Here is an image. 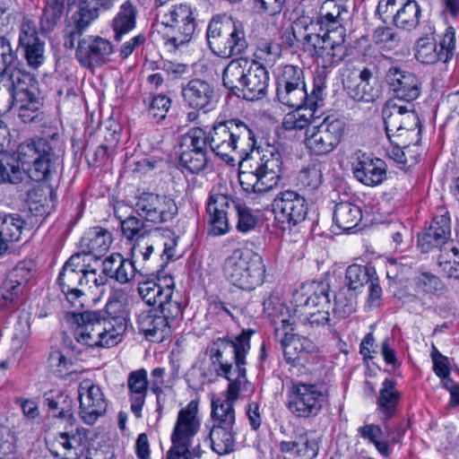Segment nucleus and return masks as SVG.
<instances>
[{
	"label": "nucleus",
	"mask_w": 459,
	"mask_h": 459,
	"mask_svg": "<svg viewBox=\"0 0 459 459\" xmlns=\"http://www.w3.org/2000/svg\"><path fill=\"white\" fill-rule=\"evenodd\" d=\"M385 82L394 99L413 102L421 93V82L412 72L398 65H391L385 72Z\"/></svg>",
	"instance_id": "4be33fe9"
},
{
	"label": "nucleus",
	"mask_w": 459,
	"mask_h": 459,
	"mask_svg": "<svg viewBox=\"0 0 459 459\" xmlns=\"http://www.w3.org/2000/svg\"><path fill=\"white\" fill-rule=\"evenodd\" d=\"M362 219L360 208L350 202L337 204L333 211V221L343 231L355 228Z\"/></svg>",
	"instance_id": "ea45409f"
},
{
	"label": "nucleus",
	"mask_w": 459,
	"mask_h": 459,
	"mask_svg": "<svg viewBox=\"0 0 459 459\" xmlns=\"http://www.w3.org/2000/svg\"><path fill=\"white\" fill-rule=\"evenodd\" d=\"M281 346L286 362L291 366H297L306 359L307 355L316 353L319 350L312 340L299 334H286L281 340Z\"/></svg>",
	"instance_id": "473e14b6"
},
{
	"label": "nucleus",
	"mask_w": 459,
	"mask_h": 459,
	"mask_svg": "<svg viewBox=\"0 0 459 459\" xmlns=\"http://www.w3.org/2000/svg\"><path fill=\"white\" fill-rule=\"evenodd\" d=\"M439 238L440 235L434 234L426 228L418 235V246L423 253L441 248V254L437 260L438 267L447 277L459 279V245L447 248V243Z\"/></svg>",
	"instance_id": "aec40b11"
},
{
	"label": "nucleus",
	"mask_w": 459,
	"mask_h": 459,
	"mask_svg": "<svg viewBox=\"0 0 459 459\" xmlns=\"http://www.w3.org/2000/svg\"><path fill=\"white\" fill-rule=\"evenodd\" d=\"M352 173L365 186H378L386 178V164L379 158L359 152L356 161L352 163Z\"/></svg>",
	"instance_id": "bb28decb"
},
{
	"label": "nucleus",
	"mask_w": 459,
	"mask_h": 459,
	"mask_svg": "<svg viewBox=\"0 0 459 459\" xmlns=\"http://www.w3.org/2000/svg\"><path fill=\"white\" fill-rule=\"evenodd\" d=\"M323 182V173L318 164H313L299 171L297 186L305 194H313Z\"/></svg>",
	"instance_id": "49530a36"
},
{
	"label": "nucleus",
	"mask_w": 459,
	"mask_h": 459,
	"mask_svg": "<svg viewBox=\"0 0 459 459\" xmlns=\"http://www.w3.org/2000/svg\"><path fill=\"white\" fill-rule=\"evenodd\" d=\"M56 195L50 186L43 185L30 192V224L40 225L51 212Z\"/></svg>",
	"instance_id": "f704fd0d"
},
{
	"label": "nucleus",
	"mask_w": 459,
	"mask_h": 459,
	"mask_svg": "<svg viewBox=\"0 0 459 459\" xmlns=\"http://www.w3.org/2000/svg\"><path fill=\"white\" fill-rule=\"evenodd\" d=\"M254 130L239 119L215 123L210 130V147L228 164L234 165L236 157L248 158L255 148Z\"/></svg>",
	"instance_id": "423d86ee"
},
{
	"label": "nucleus",
	"mask_w": 459,
	"mask_h": 459,
	"mask_svg": "<svg viewBox=\"0 0 459 459\" xmlns=\"http://www.w3.org/2000/svg\"><path fill=\"white\" fill-rule=\"evenodd\" d=\"M112 243L111 234L102 228H91L88 230L80 240L81 253L83 259L88 255L100 258L106 253Z\"/></svg>",
	"instance_id": "c9c22d12"
},
{
	"label": "nucleus",
	"mask_w": 459,
	"mask_h": 459,
	"mask_svg": "<svg viewBox=\"0 0 459 459\" xmlns=\"http://www.w3.org/2000/svg\"><path fill=\"white\" fill-rule=\"evenodd\" d=\"M178 245V237L169 231L160 239L152 240L144 238L134 242L131 247L132 261L141 265V270L150 272L153 270V262L155 257L152 255L155 249L162 247L161 258L166 262L172 260L176 256V247Z\"/></svg>",
	"instance_id": "f3484780"
},
{
	"label": "nucleus",
	"mask_w": 459,
	"mask_h": 459,
	"mask_svg": "<svg viewBox=\"0 0 459 459\" xmlns=\"http://www.w3.org/2000/svg\"><path fill=\"white\" fill-rule=\"evenodd\" d=\"M206 38L216 56L230 58L244 54L248 48L246 25L227 14H217L208 23Z\"/></svg>",
	"instance_id": "6e6552de"
},
{
	"label": "nucleus",
	"mask_w": 459,
	"mask_h": 459,
	"mask_svg": "<svg viewBox=\"0 0 459 459\" xmlns=\"http://www.w3.org/2000/svg\"><path fill=\"white\" fill-rule=\"evenodd\" d=\"M373 274H376L374 268L361 264H351L348 266L345 273V281L350 291L356 290L368 282Z\"/></svg>",
	"instance_id": "6e6d98bb"
},
{
	"label": "nucleus",
	"mask_w": 459,
	"mask_h": 459,
	"mask_svg": "<svg viewBox=\"0 0 459 459\" xmlns=\"http://www.w3.org/2000/svg\"><path fill=\"white\" fill-rule=\"evenodd\" d=\"M175 282L171 276L165 275L158 278V281H148L139 283L137 288L139 296L148 305H158L172 303V301H182L179 292L174 290Z\"/></svg>",
	"instance_id": "a878e982"
},
{
	"label": "nucleus",
	"mask_w": 459,
	"mask_h": 459,
	"mask_svg": "<svg viewBox=\"0 0 459 459\" xmlns=\"http://www.w3.org/2000/svg\"><path fill=\"white\" fill-rule=\"evenodd\" d=\"M249 162L247 170H240L238 180L247 193H265L279 184L283 169L281 152L275 147L268 145L262 150H253L245 158Z\"/></svg>",
	"instance_id": "0eeeda50"
},
{
	"label": "nucleus",
	"mask_w": 459,
	"mask_h": 459,
	"mask_svg": "<svg viewBox=\"0 0 459 459\" xmlns=\"http://www.w3.org/2000/svg\"><path fill=\"white\" fill-rule=\"evenodd\" d=\"M389 141L392 143V147L389 149L388 153L396 162L404 165L417 162V160H409L405 152L411 143L416 144L415 141H411V138L405 136H392V139H389Z\"/></svg>",
	"instance_id": "e2e57ef3"
},
{
	"label": "nucleus",
	"mask_w": 459,
	"mask_h": 459,
	"mask_svg": "<svg viewBox=\"0 0 459 459\" xmlns=\"http://www.w3.org/2000/svg\"><path fill=\"white\" fill-rule=\"evenodd\" d=\"M414 50L416 59L422 64L432 65L438 61L443 62V56L439 51L437 43L432 39H419Z\"/></svg>",
	"instance_id": "603ef678"
},
{
	"label": "nucleus",
	"mask_w": 459,
	"mask_h": 459,
	"mask_svg": "<svg viewBox=\"0 0 459 459\" xmlns=\"http://www.w3.org/2000/svg\"><path fill=\"white\" fill-rule=\"evenodd\" d=\"M157 19L166 30L163 39L170 50H178L192 40L196 29V18L195 10L191 4L180 3L158 9Z\"/></svg>",
	"instance_id": "9b49d317"
},
{
	"label": "nucleus",
	"mask_w": 459,
	"mask_h": 459,
	"mask_svg": "<svg viewBox=\"0 0 459 459\" xmlns=\"http://www.w3.org/2000/svg\"><path fill=\"white\" fill-rule=\"evenodd\" d=\"M345 123L333 117H326L317 126L306 130L304 144L315 156H325L333 152L344 134Z\"/></svg>",
	"instance_id": "2eb2a0df"
},
{
	"label": "nucleus",
	"mask_w": 459,
	"mask_h": 459,
	"mask_svg": "<svg viewBox=\"0 0 459 459\" xmlns=\"http://www.w3.org/2000/svg\"><path fill=\"white\" fill-rule=\"evenodd\" d=\"M128 399L131 411L136 418L142 417V411L148 394L149 382L144 368L131 371L127 377Z\"/></svg>",
	"instance_id": "72a5a7b5"
},
{
	"label": "nucleus",
	"mask_w": 459,
	"mask_h": 459,
	"mask_svg": "<svg viewBox=\"0 0 459 459\" xmlns=\"http://www.w3.org/2000/svg\"><path fill=\"white\" fill-rule=\"evenodd\" d=\"M78 399L80 417L88 425L94 424L107 411L108 401L102 389L91 379L79 384Z\"/></svg>",
	"instance_id": "412c9836"
},
{
	"label": "nucleus",
	"mask_w": 459,
	"mask_h": 459,
	"mask_svg": "<svg viewBox=\"0 0 459 459\" xmlns=\"http://www.w3.org/2000/svg\"><path fill=\"white\" fill-rule=\"evenodd\" d=\"M281 55V45L269 39H260L254 52L255 58L260 64L273 66Z\"/></svg>",
	"instance_id": "5fc2aeb1"
},
{
	"label": "nucleus",
	"mask_w": 459,
	"mask_h": 459,
	"mask_svg": "<svg viewBox=\"0 0 459 459\" xmlns=\"http://www.w3.org/2000/svg\"><path fill=\"white\" fill-rule=\"evenodd\" d=\"M293 36L302 49L324 68L336 65L346 56L345 29L317 28V23L299 19L292 26Z\"/></svg>",
	"instance_id": "f03ea898"
},
{
	"label": "nucleus",
	"mask_w": 459,
	"mask_h": 459,
	"mask_svg": "<svg viewBox=\"0 0 459 459\" xmlns=\"http://www.w3.org/2000/svg\"><path fill=\"white\" fill-rule=\"evenodd\" d=\"M234 212L238 218L237 230L238 231L247 233L255 227L257 218L246 204L238 201L237 206H234Z\"/></svg>",
	"instance_id": "0e129e2a"
},
{
	"label": "nucleus",
	"mask_w": 459,
	"mask_h": 459,
	"mask_svg": "<svg viewBox=\"0 0 459 459\" xmlns=\"http://www.w3.org/2000/svg\"><path fill=\"white\" fill-rule=\"evenodd\" d=\"M136 8L129 1L125 2L112 21L115 39L120 41L122 37L129 33L136 23Z\"/></svg>",
	"instance_id": "79ce46f5"
},
{
	"label": "nucleus",
	"mask_w": 459,
	"mask_h": 459,
	"mask_svg": "<svg viewBox=\"0 0 459 459\" xmlns=\"http://www.w3.org/2000/svg\"><path fill=\"white\" fill-rule=\"evenodd\" d=\"M98 15L99 13L96 7L91 9L83 6L80 7L72 17L74 30L82 34Z\"/></svg>",
	"instance_id": "338daca9"
},
{
	"label": "nucleus",
	"mask_w": 459,
	"mask_h": 459,
	"mask_svg": "<svg viewBox=\"0 0 459 459\" xmlns=\"http://www.w3.org/2000/svg\"><path fill=\"white\" fill-rule=\"evenodd\" d=\"M328 397L324 385L305 382L292 383L288 389L287 408L297 418L317 416Z\"/></svg>",
	"instance_id": "4468645a"
},
{
	"label": "nucleus",
	"mask_w": 459,
	"mask_h": 459,
	"mask_svg": "<svg viewBox=\"0 0 459 459\" xmlns=\"http://www.w3.org/2000/svg\"><path fill=\"white\" fill-rule=\"evenodd\" d=\"M395 382L392 379H385L379 391L377 398L378 410L386 419L394 415L399 403L401 394L395 387Z\"/></svg>",
	"instance_id": "c03bdc74"
},
{
	"label": "nucleus",
	"mask_w": 459,
	"mask_h": 459,
	"mask_svg": "<svg viewBox=\"0 0 459 459\" xmlns=\"http://www.w3.org/2000/svg\"><path fill=\"white\" fill-rule=\"evenodd\" d=\"M75 341L88 347L110 348L122 342L129 321L128 313L108 315L86 310L74 314Z\"/></svg>",
	"instance_id": "20e7f679"
},
{
	"label": "nucleus",
	"mask_w": 459,
	"mask_h": 459,
	"mask_svg": "<svg viewBox=\"0 0 459 459\" xmlns=\"http://www.w3.org/2000/svg\"><path fill=\"white\" fill-rule=\"evenodd\" d=\"M415 290L418 293L429 296H439L445 290L442 281L429 272H421L413 278Z\"/></svg>",
	"instance_id": "8fccbe9b"
},
{
	"label": "nucleus",
	"mask_w": 459,
	"mask_h": 459,
	"mask_svg": "<svg viewBox=\"0 0 459 459\" xmlns=\"http://www.w3.org/2000/svg\"><path fill=\"white\" fill-rule=\"evenodd\" d=\"M372 40L379 48L393 50L399 46L401 37L392 28L379 27L375 30Z\"/></svg>",
	"instance_id": "680f3d73"
},
{
	"label": "nucleus",
	"mask_w": 459,
	"mask_h": 459,
	"mask_svg": "<svg viewBox=\"0 0 459 459\" xmlns=\"http://www.w3.org/2000/svg\"><path fill=\"white\" fill-rule=\"evenodd\" d=\"M237 431L234 428L211 427L208 438L210 447L218 455H227L235 451Z\"/></svg>",
	"instance_id": "4c0bfd02"
},
{
	"label": "nucleus",
	"mask_w": 459,
	"mask_h": 459,
	"mask_svg": "<svg viewBox=\"0 0 459 459\" xmlns=\"http://www.w3.org/2000/svg\"><path fill=\"white\" fill-rule=\"evenodd\" d=\"M276 98L285 106L304 104L307 92L300 67L286 65L280 70L276 77Z\"/></svg>",
	"instance_id": "dca6fc26"
},
{
	"label": "nucleus",
	"mask_w": 459,
	"mask_h": 459,
	"mask_svg": "<svg viewBox=\"0 0 459 459\" xmlns=\"http://www.w3.org/2000/svg\"><path fill=\"white\" fill-rule=\"evenodd\" d=\"M358 433L364 440L373 444L382 455H390L389 442L378 425L366 424L358 429Z\"/></svg>",
	"instance_id": "3c124183"
},
{
	"label": "nucleus",
	"mask_w": 459,
	"mask_h": 459,
	"mask_svg": "<svg viewBox=\"0 0 459 459\" xmlns=\"http://www.w3.org/2000/svg\"><path fill=\"white\" fill-rule=\"evenodd\" d=\"M75 341L88 347L110 348L122 342L129 321L128 313L108 315L86 310L74 314Z\"/></svg>",
	"instance_id": "7ed1b4c3"
},
{
	"label": "nucleus",
	"mask_w": 459,
	"mask_h": 459,
	"mask_svg": "<svg viewBox=\"0 0 459 459\" xmlns=\"http://www.w3.org/2000/svg\"><path fill=\"white\" fill-rule=\"evenodd\" d=\"M238 201H235L230 195L212 189L207 202L209 214L210 234L221 236L230 230L228 214L234 211Z\"/></svg>",
	"instance_id": "b1692460"
},
{
	"label": "nucleus",
	"mask_w": 459,
	"mask_h": 459,
	"mask_svg": "<svg viewBox=\"0 0 459 459\" xmlns=\"http://www.w3.org/2000/svg\"><path fill=\"white\" fill-rule=\"evenodd\" d=\"M198 405V401L192 400L178 411L170 438L193 442L201 429Z\"/></svg>",
	"instance_id": "c85d7f7f"
},
{
	"label": "nucleus",
	"mask_w": 459,
	"mask_h": 459,
	"mask_svg": "<svg viewBox=\"0 0 459 459\" xmlns=\"http://www.w3.org/2000/svg\"><path fill=\"white\" fill-rule=\"evenodd\" d=\"M83 437L76 430L58 432L53 438L45 437L49 452L61 459H76L81 450Z\"/></svg>",
	"instance_id": "7c9ffc66"
},
{
	"label": "nucleus",
	"mask_w": 459,
	"mask_h": 459,
	"mask_svg": "<svg viewBox=\"0 0 459 459\" xmlns=\"http://www.w3.org/2000/svg\"><path fill=\"white\" fill-rule=\"evenodd\" d=\"M276 217L290 226H295L306 219L307 204L304 196L292 190L279 193L273 202Z\"/></svg>",
	"instance_id": "393cba45"
},
{
	"label": "nucleus",
	"mask_w": 459,
	"mask_h": 459,
	"mask_svg": "<svg viewBox=\"0 0 459 459\" xmlns=\"http://www.w3.org/2000/svg\"><path fill=\"white\" fill-rule=\"evenodd\" d=\"M289 107L295 109L286 114L283 117L282 127L285 130H307L310 127V124H312L315 119V108L307 104Z\"/></svg>",
	"instance_id": "37998d69"
},
{
	"label": "nucleus",
	"mask_w": 459,
	"mask_h": 459,
	"mask_svg": "<svg viewBox=\"0 0 459 459\" xmlns=\"http://www.w3.org/2000/svg\"><path fill=\"white\" fill-rule=\"evenodd\" d=\"M456 37L455 30L448 26L444 32L440 42L437 44L439 51L443 56V63H447L455 55Z\"/></svg>",
	"instance_id": "69168bd1"
},
{
	"label": "nucleus",
	"mask_w": 459,
	"mask_h": 459,
	"mask_svg": "<svg viewBox=\"0 0 459 459\" xmlns=\"http://www.w3.org/2000/svg\"><path fill=\"white\" fill-rule=\"evenodd\" d=\"M114 46L100 36H87L78 41L75 56L85 68L93 69L111 60Z\"/></svg>",
	"instance_id": "5701e85b"
},
{
	"label": "nucleus",
	"mask_w": 459,
	"mask_h": 459,
	"mask_svg": "<svg viewBox=\"0 0 459 459\" xmlns=\"http://www.w3.org/2000/svg\"><path fill=\"white\" fill-rule=\"evenodd\" d=\"M347 14L348 10L342 4H339L335 0H325L322 4L316 22L314 23H317V28L344 29L342 22Z\"/></svg>",
	"instance_id": "e433bc0d"
},
{
	"label": "nucleus",
	"mask_w": 459,
	"mask_h": 459,
	"mask_svg": "<svg viewBox=\"0 0 459 459\" xmlns=\"http://www.w3.org/2000/svg\"><path fill=\"white\" fill-rule=\"evenodd\" d=\"M311 290L312 293L307 297L304 303L301 305L303 308L330 310L332 303L329 298V284L324 281L313 282Z\"/></svg>",
	"instance_id": "a18cd8bd"
},
{
	"label": "nucleus",
	"mask_w": 459,
	"mask_h": 459,
	"mask_svg": "<svg viewBox=\"0 0 459 459\" xmlns=\"http://www.w3.org/2000/svg\"><path fill=\"white\" fill-rule=\"evenodd\" d=\"M107 283V277L102 273H98L97 269L91 268L90 264H85L82 286V290H84L83 302L85 301V297L89 294H102L105 291Z\"/></svg>",
	"instance_id": "864d4df0"
},
{
	"label": "nucleus",
	"mask_w": 459,
	"mask_h": 459,
	"mask_svg": "<svg viewBox=\"0 0 459 459\" xmlns=\"http://www.w3.org/2000/svg\"><path fill=\"white\" fill-rule=\"evenodd\" d=\"M373 79L372 71L364 67L359 74V82L353 87H349L350 96L356 101L373 102L379 97V90L375 87L371 81Z\"/></svg>",
	"instance_id": "a19ab883"
},
{
	"label": "nucleus",
	"mask_w": 459,
	"mask_h": 459,
	"mask_svg": "<svg viewBox=\"0 0 459 459\" xmlns=\"http://www.w3.org/2000/svg\"><path fill=\"white\" fill-rule=\"evenodd\" d=\"M29 144L22 143L19 146L17 153H0V183H20L27 173L26 149Z\"/></svg>",
	"instance_id": "c756f323"
},
{
	"label": "nucleus",
	"mask_w": 459,
	"mask_h": 459,
	"mask_svg": "<svg viewBox=\"0 0 459 459\" xmlns=\"http://www.w3.org/2000/svg\"><path fill=\"white\" fill-rule=\"evenodd\" d=\"M179 164L191 173H199L207 164V152L181 150Z\"/></svg>",
	"instance_id": "052dcab7"
},
{
	"label": "nucleus",
	"mask_w": 459,
	"mask_h": 459,
	"mask_svg": "<svg viewBox=\"0 0 459 459\" xmlns=\"http://www.w3.org/2000/svg\"><path fill=\"white\" fill-rule=\"evenodd\" d=\"M405 103L401 105L394 100L385 103L382 109L385 133L388 139H392V136H405L417 143L421 132L420 122L413 102Z\"/></svg>",
	"instance_id": "ddd939ff"
},
{
	"label": "nucleus",
	"mask_w": 459,
	"mask_h": 459,
	"mask_svg": "<svg viewBox=\"0 0 459 459\" xmlns=\"http://www.w3.org/2000/svg\"><path fill=\"white\" fill-rule=\"evenodd\" d=\"M306 316L301 319L304 327L311 329L325 326L330 321V310L304 309Z\"/></svg>",
	"instance_id": "774afa93"
},
{
	"label": "nucleus",
	"mask_w": 459,
	"mask_h": 459,
	"mask_svg": "<svg viewBox=\"0 0 459 459\" xmlns=\"http://www.w3.org/2000/svg\"><path fill=\"white\" fill-rule=\"evenodd\" d=\"M85 259L80 253L72 255L64 264L57 281L67 301L74 307L83 306V291L82 290Z\"/></svg>",
	"instance_id": "a211bd4d"
},
{
	"label": "nucleus",
	"mask_w": 459,
	"mask_h": 459,
	"mask_svg": "<svg viewBox=\"0 0 459 459\" xmlns=\"http://www.w3.org/2000/svg\"><path fill=\"white\" fill-rule=\"evenodd\" d=\"M356 308V300L353 293L345 288H342L334 295L333 303L330 308L333 316L338 319L350 316Z\"/></svg>",
	"instance_id": "de8ad7c7"
},
{
	"label": "nucleus",
	"mask_w": 459,
	"mask_h": 459,
	"mask_svg": "<svg viewBox=\"0 0 459 459\" xmlns=\"http://www.w3.org/2000/svg\"><path fill=\"white\" fill-rule=\"evenodd\" d=\"M222 82L226 88L240 91L244 99L255 100L266 94L269 74L257 60L239 57L232 59L224 68Z\"/></svg>",
	"instance_id": "1a4fd4ad"
},
{
	"label": "nucleus",
	"mask_w": 459,
	"mask_h": 459,
	"mask_svg": "<svg viewBox=\"0 0 459 459\" xmlns=\"http://www.w3.org/2000/svg\"><path fill=\"white\" fill-rule=\"evenodd\" d=\"M21 56L26 61L25 65L15 64L12 48L8 39L0 37V75L7 70L10 71L13 99L12 108L18 116L25 120L29 117V74L25 65L29 64V32L26 25L22 24L19 45L16 50V57Z\"/></svg>",
	"instance_id": "39448f33"
},
{
	"label": "nucleus",
	"mask_w": 459,
	"mask_h": 459,
	"mask_svg": "<svg viewBox=\"0 0 459 459\" xmlns=\"http://www.w3.org/2000/svg\"><path fill=\"white\" fill-rule=\"evenodd\" d=\"M266 267L263 257L247 248H237L223 264L225 278L235 287L250 291L264 281Z\"/></svg>",
	"instance_id": "9d476101"
},
{
	"label": "nucleus",
	"mask_w": 459,
	"mask_h": 459,
	"mask_svg": "<svg viewBox=\"0 0 459 459\" xmlns=\"http://www.w3.org/2000/svg\"><path fill=\"white\" fill-rule=\"evenodd\" d=\"M31 144L36 157L30 166V179L38 182L48 180L55 169L56 157L52 147L42 138Z\"/></svg>",
	"instance_id": "2f4dec72"
},
{
	"label": "nucleus",
	"mask_w": 459,
	"mask_h": 459,
	"mask_svg": "<svg viewBox=\"0 0 459 459\" xmlns=\"http://www.w3.org/2000/svg\"><path fill=\"white\" fill-rule=\"evenodd\" d=\"M134 211L146 221L160 224L171 221L178 213V206L167 195L143 193L136 199Z\"/></svg>",
	"instance_id": "6ab92c4d"
},
{
	"label": "nucleus",
	"mask_w": 459,
	"mask_h": 459,
	"mask_svg": "<svg viewBox=\"0 0 459 459\" xmlns=\"http://www.w3.org/2000/svg\"><path fill=\"white\" fill-rule=\"evenodd\" d=\"M119 220L122 233L128 240L134 241V243L144 240L148 236V230L145 229L144 223L141 219L131 215L124 220L119 217Z\"/></svg>",
	"instance_id": "bf43d9fd"
},
{
	"label": "nucleus",
	"mask_w": 459,
	"mask_h": 459,
	"mask_svg": "<svg viewBox=\"0 0 459 459\" xmlns=\"http://www.w3.org/2000/svg\"><path fill=\"white\" fill-rule=\"evenodd\" d=\"M210 145V133L201 127H193L182 137L180 149L194 152H207V145Z\"/></svg>",
	"instance_id": "4d7b16f0"
},
{
	"label": "nucleus",
	"mask_w": 459,
	"mask_h": 459,
	"mask_svg": "<svg viewBox=\"0 0 459 459\" xmlns=\"http://www.w3.org/2000/svg\"><path fill=\"white\" fill-rule=\"evenodd\" d=\"M420 9L417 2L405 0L396 13L393 23L399 28L411 30L419 23Z\"/></svg>",
	"instance_id": "09e8293b"
},
{
	"label": "nucleus",
	"mask_w": 459,
	"mask_h": 459,
	"mask_svg": "<svg viewBox=\"0 0 459 459\" xmlns=\"http://www.w3.org/2000/svg\"><path fill=\"white\" fill-rule=\"evenodd\" d=\"M183 319L182 301L163 304L137 316L138 328L152 342H162L171 335Z\"/></svg>",
	"instance_id": "f8f14e48"
},
{
	"label": "nucleus",
	"mask_w": 459,
	"mask_h": 459,
	"mask_svg": "<svg viewBox=\"0 0 459 459\" xmlns=\"http://www.w3.org/2000/svg\"><path fill=\"white\" fill-rule=\"evenodd\" d=\"M43 403L48 405L54 417L67 420L73 418L74 401L63 391L51 390L45 393Z\"/></svg>",
	"instance_id": "58836bf2"
},
{
	"label": "nucleus",
	"mask_w": 459,
	"mask_h": 459,
	"mask_svg": "<svg viewBox=\"0 0 459 459\" xmlns=\"http://www.w3.org/2000/svg\"><path fill=\"white\" fill-rule=\"evenodd\" d=\"M24 221L18 214H4L0 216V236L8 242L18 241L21 238Z\"/></svg>",
	"instance_id": "13d9d810"
},
{
	"label": "nucleus",
	"mask_w": 459,
	"mask_h": 459,
	"mask_svg": "<svg viewBox=\"0 0 459 459\" xmlns=\"http://www.w3.org/2000/svg\"><path fill=\"white\" fill-rule=\"evenodd\" d=\"M252 330H243L233 339L217 338L209 351V362L201 366L204 382L214 383L222 377L228 380L225 398L212 401L211 418L212 427L234 428L236 412L234 404L241 388L247 383V354L250 350Z\"/></svg>",
	"instance_id": "f257e3e1"
},
{
	"label": "nucleus",
	"mask_w": 459,
	"mask_h": 459,
	"mask_svg": "<svg viewBox=\"0 0 459 459\" xmlns=\"http://www.w3.org/2000/svg\"><path fill=\"white\" fill-rule=\"evenodd\" d=\"M185 104L192 109H203L204 113L213 108L215 91L207 81L195 78L181 87Z\"/></svg>",
	"instance_id": "cd10ccee"
}]
</instances>
